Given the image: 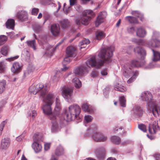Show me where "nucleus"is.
<instances>
[{"label":"nucleus","instance_id":"338daca9","mask_svg":"<svg viewBox=\"0 0 160 160\" xmlns=\"http://www.w3.org/2000/svg\"><path fill=\"white\" fill-rule=\"evenodd\" d=\"M70 5L73 6L77 2V0H69Z\"/></svg>","mask_w":160,"mask_h":160},{"label":"nucleus","instance_id":"f704fd0d","mask_svg":"<svg viewBox=\"0 0 160 160\" xmlns=\"http://www.w3.org/2000/svg\"><path fill=\"white\" fill-rule=\"evenodd\" d=\"M22 56L26 60L28 61L30 57L29 52L27 49H24L22 52Z\"/></svg>","mask_w":160,"mask_h":160},{"label":"nucleus","instance_id":"58836bf2","mask_svg":"<svg viewBox=\"0 0 160 160\" xmlns=\"http://www.w3.org/2000/svg\"><path fill=\"white\" fill-rule=\"evenodd\" d=\"M64 153V150L62 146H58L55 152V154L57 156L62 155Z\"/></svg>","mask_w":160,"mask_h":160},{"label":"nucleus","instance_id":"6e6552de","mask_svg":"<svg viewBox=\"0 0 160 160\" xmlns=\"http://www.w3.org/2000/svg\"><path fill=\"white\" fill-rule=\"evenodd\" d=\"M92 139L97 142H104L108 139L107 136L100 132H94L92 136Z\"/></svg>","mask_w":160,"mask_h":160},{"label":"nucleus","instance_id":"bb28decb","mask_svg":"<svg viewBox=\"0 0 160 160\" xmlns=\"http://www.w3.org/2000/svg\"><path fill=\"white\" fill-rule=\"evenodd\" d=\"M153 52V57L152 60L154 62H157L160 60V52L154 51L153 49H152Z\"/></svg>","mask_w":160,"mask_h":160},{"label":"nucleus","instance_id":"c03bdc74","mask_svg":"<svg viewBox=\"0 0 160 160\" xmlns=\"http://www.w3.org/2000/svg\"><path fill=\"white\" fill-rule=\"evenodd\" d=\"M6 70V65L3 61L0 62V73H3L5 72Z\"/></svg>","mask_w":160,"mask_h":160},{"label":"nucleus","instance_id":"09e8293b","mask_svg":"<svg viewBox=\"0 0 160 160\" xmlns=\"http://www.w3.org/2000/svg\"><path fill=\"white\" fill-rule=\"evenodd\" d=\"M82 109L85 112L90 111L89 107L87 103H83L82 106Z\"/></svg>","mask_w":160,"mask_h":160},{"label":"nucleus","instance_id":"4c0bfd02","mask_svg":"<svg viewBox=\"0 0 160 160\" xmlns=\"http://www.w3.org/2000/svg\"><path fill=\"white\" fill-rule=\"evenodd\" d=\"M105 36V34L102 31H97L96 33V37L98 40H100Z\"/></svg>","mask_w":160,"mask_h":160},{"label":"nucleus","instance_id":"ddd939ff","mask_svg":"<svg viewBox=\"0 0 160 160\" xmlns=\"http://www.w3.org/2000/svg\"><path fill=\"white\" fill-rule=\"evenodd\" d=\"M48 88L45 85L44 86L43 85L42 83L38 84L35 87L36 92L35 93L37 94L38 92L40 91L41 92V96L43 99L47 96L46 93L48 90Z\"/></svg>","mask_w":160,"mask_h":160},{"label":"nucleus","instance_id":"423d86ee","mask_svg":"<svg viewBox=\"0 0 160 160\" xmlns=\"http://www.w3.org/2000/svg\"><path fill=\"white\" fill-rule=\"evenodd\" d=\"M94 15V13L92 10H87L84 11L81 18L82 24L85 25H88L91 19V16Z\"/></svg>","mask_w":160,"mask_h":160},{"label":"nucleus","instance_id":"5701e85b","mask_svg":"<svg viewBox=\"0 0 160 160\" xmlns=\"http://www.w3.org/2000/svg\"><path fill=\"white\" fill-rule=\"evenodd\" d=\"M51 32L52 34L56 36L60 32V28L58 24H54L51 26Z\"/></svg>","mask_w":160,"mask_h":160},{"label":"nucleus","instance_id":"cd10ccee","mask_svg":"<svg viewBox=\"0 0 160 160\" xmlns=\"http://www.w3.org/2000/svg\"><path fill=\"white\" fill-rule=\"evenodd\" d=\"M35 68V67L33 65L30 64L28 67L27 70L24 71V76L25 77H27L34 70Z\"/></svg>","mask_w":160,"mask_h":160},{"label":"nucleus","instance_id":"4d7b16f0","mask_svg":"<svg viewBox=\"0 0 160 160\" xmlns=\"http://www.w3.org/2000/svg\"><path fill=\"white\" fill-rule=\"evenodd\" d=\"M39 10V9L38 8H33L31 11V14L35 16L37 15L38 12Z\"/></svg>","mask_w":160,"mask_h":160},{"label":"nucleus","instance_id":"9d476101","mask_svg":"<svg viewBox=\"0 0 160 160\" xmlns=\"http://www.w3.org/2000/svg\"><path fill=\"white\" fill-rule=\"evenodd\" d=\"M73 88L72 87H65L62 92V97L69 102L71 100L73 92Z\"/></svg>","mask_w":160,"mask_h":160},{"label":"nucleus","instance_id":"ea45409f","mask_svg":"<svg viewBox=\"0 0 160 160\" xmlns=\"http://www.w3.org/2000/svg\"><path fill=\"white\" fill-rule=\"evenodd\" d=\"M27 42L28 46L31 47L34 50L36 49V44L35 40L27 41Z\"/></svg>","mask_w":160,"mask_h":160},{"label":"nucleus","instance_id":"f03ea898","mask_svg":"<svg viewBox=\"0 0 160 160\" xmlns=\"http://www.w3.org/2000/svg\"><path fill=\"white\" fill-rule=\"evenodd\" d=\"M56 97L54 93L50 92L47 94L45 98L42 100L43 104L42 107V109L44 114L46 116H49L53 118V117H56L54 114H52V105L55 98Z\"/></svg>","mask_w":160,"mask_h":160},{"label":"nucleus","instance_id":"8fccbe9b","mask_svg":"<svg viewBox=\"0 0 160 160\" xmlns=\"http://www.w3.org/2000/svg\"><path fill=\"white\" fill-rule=\"evenodd\" d=\"M132 41L139 45H142L143 41V40L141 39H138L136 38H133L132 39Z\"/></svg>","mask_w":160,"mask_h":160},{"label":"nucleus","instance_id":"37998d69","mask_svg":"<svg viewBox=\"0 0 160 160\" xmlns=\"http://www.w3.org/2000/svg\"><path fill=\"white\" fill-rule=\"evenodd\" d=\"M111 141L116 144H118L121 142V139L119 137L114 136L111 137Z\"/></svg>","mask_w":160,"mask_h":160},{"label":"nucleus","instance_id":"de8ad7c7","mask_svg":"<svg viewBox=\"0 0 160 160\" xmlns=\"http://www.w3.org/2000/svg\"><path fill=\"white\" fill-rule=\"evenodd\" d=\"M7 40V37L4 35L0 36V46L4 43Z\"/></svg>","mask_w":160,"mask_h":160},{"label":"nucleus","instance_id":"9b49d317","mask_svg":"<svg viewBox=\"0 0 160 160\" xmlns=\"http://www.w3.org/2000/svg\"><path fill=\"white\" fill-rule=\"evenodd\" d=\"M140 97L143 101L146 102L147 106L149 103L154 102L153 101L152 94L150 92L145 91L142 92L141 94Z\"/></svg>","mask_w":160,"mask_h":160},{"label":"nucleus","instance_id":"e433bc0d","mask_svg":"<svg viewBox=\"0 0 160 160\" xmlns=\"http://www.w3.org/2000/svg\"><path fill=\"white\" fill-rule=\"evenodd\" d=\"M34 142H38L43 141V139L42 137L41 134L38 133L35 134L33 136Z\"/></svg>","mask_w":160,"mask_h":160},{"label":"nucleus","instance_id":"b1692460","mask_svg":"<svg viewBox=\"0 0 160 160\" xmlns=\"http://www.w3.org/2000/svg\"><path fill=\"white\" fill-rule=\"evenodd\" d=\"M134 51L135 52L137 53L138 55L140 56L142 59H143L146 55L145 51L140 47H137L134 48Z\"/></svg>","mask_w":160,"mask_h":160},{"label":"nucleus","instance_id":"c756f323","mask_svg":"<svg viewBox=\"0 0 160 160\" xmlns=\"http://www.w3.org/2000/svg\"><path fill=\"white\" fill-rule=\"evenodd\" d=\"M114 87L116 90L122 92H124L127 89L124 86L121 85L119 83H116L114 85Z\"/></svg>","mask_w":160,"mask_h":160},{"label":"nucleus","instance_id":"680f3d73","mask_svg":"<svg viewBox=\"0 0 160 160\" xmlns=\"http://www.w3.org/2000/svg\"><path fill=\"white\" fill-rule=\"evenodd\" d=\"M29 91L31 93H32L34 95L36 94L34 93L36 92V90H35V87L34 86L32 85L29 88Z\"/></svg>","mask_w":160,"mask_h":160},{"label":"nucleus","instance_id":"a878e982","mask_svg":"<svg viewBox=\"0 0 160 160\" xmlns=\"http://www.w3.org/2000/svg\"><path fill=\"white\" fill-rule=\"evenodd\" d=\"M32 147L36 153L40 152L42 149L41 145L39 144V143L36 142H33L32 144Z\"/></svg>","mask_w":160,"mask_h":160},{"label":"nucleus","instance_id":"a19ab883","mask_svg":"<svg viewBox=\"0 0 160 160\" xmlns=\"http://www.w3.org/2000/svg\"><path fill=\"white\" fill-rule=\"evenodd\" d=\"M70 22L68 19H64L61 22V25L63 28L68 27L70 25Z\"/></svg>","mask_w":160,"mask_h":160},{"label":"nucleus","instance_id":"3c124183","mask_svg":"<svg viewBox=\"0 0 160 160\" xmlns=\"http://www.w3.org/2000/svg\"><path fill=\"white\" fill-rule=\"evenodd\" d=\"M6 83L5 82H0V93H2L5 89Z\"/></svg>","mask_w":160,"mask_h":160},{"label":"nucleus","instance_id":"2eb2a0df","mask_svg":"<svg viewBox=\"0 0 160 160\" xmlns=\"http://www.w3.org/2000/svg\"><path fill=\"white\" fill-rule=\"evenodd\" d=\"M55 106L54 111V114L56 117L58 116L62 110V108L60 100L58 97L56 98Z\"/></svg>","mask_w":160,"mask_h":160},{"label":"nucleus","instance_id":"6ab92c4d","mask_svg":"<svg viewBox=\"0 0 160 160\" xmlns=\"http://www.w3.org/2000/svg\"><path fill=\"white\" fill-rule=\"evenodd\" d=\"M56 117H53V118L50 117V119L51 120L52 126L51 127V131L53 132H58L59 130L58 124L56 120Z\"/></svg>","mask_w":160,"mask_h":160},{"label":"nucleus","instance_id":"052dcab7","mask_svg":"<svg viewBox=\"0 0 160 160\" xmlns=\"http://www.w3.org/2000/svg\"><path fill=\"white\" fill-rule=\"evenodd\" d=\"M26 133V132L25 131L20 136L17 137L16 138V140L19 142L21 141L22 139L24 138V135Z\"/></svg>","mask_w":160,"mask_h":160},{"label":"nucleus","instance_id":"1a4fd4ad","mask_svg":"<svg viewBox=\"0 0 160 160\" xmlns=\"http://www.w3.org/2000/svg\"><path fill=\"white\" fill-rule=\"evenodd\" d=\"M148 108L153 113V115L157 117L160 115V109L158 106V103L156 101H154L150 103L148 106Z\"/></svg>","mask_w":160,"mask_h":160},{"label":"nucleus","instance_id":"4468645a","mask_svg":"<svg viewBox=\"0 0 160 160\" xmlns=\"http://www.w3.org/2000/svg\"><path fill=\"white\" fill-rule=\"evenodd\" d=\"M142 108L138 105H134L131 111L132 115L136 117L140 116L143 113Z\"/></svg>","mask_w":160,"mask_h":160},{"label":"nucleus","instance_id":"774afa93","mask_svg":"<svg viewBox=\"0 0 160 160\" xmlns=\"http://www.w3.org/2000/svg\"><path fill=\"white\" fill-rule=\"evenodd\" d=\"M6 123V122L5 121H3L1 123L0 125V131H2L3 130V128Z\"/></svg>","mask_w":160,"mask_h":160},{"label":"nucleus","instance_id":"13d9d810","mask_svg":"<svg viewBox=\"0 0 160 160\" xmlns=\"http://www.w3.org/2000/svg\"><path fill=\"white\" fill-rule=\"evenodd\" d=\"M1 53L3 55L6 56L8 53V49L6 47L2 48L1 50Z\"/></svg>","mask_w":160,"mask_h":160},{"label":"nucleus","instance_id":"f3484780","mask_svg":"<svg viewBox=\"0 0 160 160\" xmlns=\"http://www.w3.org/2000/svg\"><path fill=\"white\" fill-rule=\"evenodd\" d=\"M22 68V64L18 62H16L13 64L11 70L13 73L18 74L21 71Z\"/></svg>","mask_w":160,"mask_h":160},{"label":"nucleus","instance_id":"864d4df0","mask_svg":"<svg viewBox=\"0 0 160 160\" xmlns=\"http://www.w3.org/2000/svg\"><path fill=\"white\" fill-rule=\"evenodd\" d=\"M158 67L155 63L153 62L150 63L146 67V68L147 69H151Z\"/></svg>","mask_w":160,"mask_h":160},{"label":"nucleus","instance_id":"4be33fe9","mask_svg":"<svg viewBox=\"0 0 160 160\" xmlns=\"http://www.w3.org/2000/svg\"><path fill=\"white\" fill-rule=\"evenodd\" d=\"M144 60H142V62H140L139 61L134 60H132L131 62V66L128 64H126H126H128V67H129L132 69V68H131V67H135L141 66L144 65Z\"/></svg>","mask_w":160,"mask_h":160},{"label":"nucleus","instance_id":"7ed1b4c3","mask_svg":"<svg viewBox=\"0 0 160 160\" xmlns=\"http://www.w3.org/2000/svg\"><path fill=\"white\" fill-rule=\"evenodd\" d=\"M81 109L77 104H73L68 107V110L65 113V121L69 122L75 119L79 114Z\"/></svg>","mask_w":160,"mask_h":160},{"label":"nucleus","instance_id":"49530a36","mask_svg":"<svg viewBox=\"0 0 160 160\" xmlns=\"http://www.w3.org/2000/svg\"><path fill=\"white\" fill-rule=\"evenodd\" d=\"M61 74L60 71H57L55 75H54L52 78V80L54 82H57L59 80V78L60 77Z\"/></svg>","mask_w":160,"mask_h":160},{"label":"nucleus","instance_id":"f257e3e1","mask_svg":"<svg viewBox=\"0 0 160 160\" xmlns=\"http://www.w3.org/2000/svg\"><path fill=\"white\" fill-rule=\"evenodd\" d=\"M113 50L112 47L102 48L99 53L98 56L100 58L103 59L104 60L101 59L96 60L95 57L93 56L86 62L87 65L89 67H93L96 68H100L105 62H110V58L113 55Z\"/></svg>","mask_w":160,"mask_h":160},{"label":"nucleus","instance_id":"c9c22d12","mask_svg":"<svg viewBox=\"0 0 160 160\" xmlns=\"http://www.w3.org/2000/svg\"><path fill=\"white\" fill-rule=\"evenodd\" d=\"M131 14L133 16L140 18V20L142 21L144 20L143 15L142 13L138 11H132Z\"/></svg>","mask_w":160,"mask_h":160},{"label":"nucleus","instance_id":"bf43d9fd","mask_svg":"<svg viewBox=\"0 0 160 160\" xmlns=\"http://www.w3.org/2000/svg\"><path fill=\"white\" fill-rule=\"evenodd\" d=\"M139 128L143 131V132H146L147 131L146 126L144 124H141L138 125Z\"/></svg>","mask_w":160,"mask_h":160},{"label":"nucleus","instance_id":"393cba45","mask_svg":"<svg viewBox=\"0 0 160 160\" xmlns=\"http://www.w3.org/2000/svg\"><path fill=\"white\" fill-rule=\"evenodd\" d=\"M17 16L20 20H25L28 18L27 13L25 11H20L18 13Z\"/></svg>","mask_w":160,"mask_h":160},{"label":"nucleus","instance_id":"a18cd8bd","mask_svg":"<svg viewBox=\"0 0 160 160\" xmlns=\"http://www.w3.org/2000/svg\"><path fill=\"white\" fill-rule=\"evenodd\" d=\"M119 102L121 106L123 107H126V100L124 96H121L119 98Z\"/></svg>","mask_w":160,"mask_h":160},{"label":"nucleus","instance_id":"6e6d98bb","mask_svg":"<svg viewBox=\"0 0 160 160\" xmlns=\"http://www.w3.org/2000/svg\"><path fill=\"white\" fill-rule=\"evenodd\" d=\"M84 119L85 121L88 123L91 122L93 119V118L90 115H88L85 116Z\"/></svg>","mask_w":160,"mask_h":160},{"label":"nucleus","instance_id":"c85d7f7f","mask_svg":"<svg viewBox=\"0 0 160 160\" xmlns=\"http://www.w3.org/2000/svg\"><path fill=\"white\" fill-rule=\"evenodd\" d=\"M76 51L75 48L72 46L68 47L66 49V54L68 57H71Z\"/></svg>","mask_w":160,"mask_h":160},{"label":"nucleus","instance_id":"20e7f679","mask_svg":"<svg viewBox=\"0 0 160 160\" xmlns=\"http://www.w3.org/2000/svg\"><path fill=\"white\" fill-rule=\"evenodd\" d=\"M123 75L126 78H128L132 76L127 81L128 84H130L134 81L138 75V72L137 71L132 70L128 64L124 66L123 68Z\"/></svg>","mask_w":160,"mask_h":160},{"label":"nucleus","instance_id":"f8f14e48","mask_svg":"<svg viewBox=\"0 0 160 160\" xmlns=\"http://www.w3.org/2000/svg\"><path fill=\"white\" fill-rule=\"evenodd\" d=\"M93 152L99 160H103L104 159L106 150L104 147L96 148L94 149Z\"/></svg>","mask_w":160,"mask_h":160},{"label":"nucleus","instance_id":"39448f33","mask_svg":"<svg viewBox=\"0 0 160 160\" xmlns=\"http://www.w3.org/2000/svg\"><path fill=\"white\" fill-rule=\"evenodd\" d=\"M43 49L44 50V55L49 56L52 55V52L55 50V48L50 46L47 42V40L46 36H44L41 40Z\"/></svg>","mask_w":160,"mask_h":160},{"label":"nucleus","instance_id":"5fc2aeb1","mask_svg":"<svg viewBox=\"0 0 160 160\" xmlns=\"http://www.w3.org/2000/svg\"><path fill=\"white\" fill-rule=\"evenodd\" d=\"M99 72L96 70H93L91 73L90 76L93 78H95L98 77Z\"/></svg>","mask_w":160,"mask_h":160},{"label":"nucleus","instance_id":"412c9836","mask_svg":"<svg viewBox=\"0 0 160 160\" xmlns=\"http://www.w3.org/2000/svg\"><path fill=\"white\" fill-rule=\"evenodd\" d=\"M10 143V140L8 138L2 139L1 141V147L2 149H6L8 148Z\"/></svg>","mask_w":160,"mask_h":160},{"label":"nucleus","instance_id":"aec40b11","mask_svg":"<svg viewBox=\"0 0 160 160\" xmlns=\"http://www.w3.org/2000/svg\"><path fill=\"white\" fill-rule=\"evenodd\" d=\"M136 34L137 37L142 38L146 36L147 32L144 28L141 27L137 28Z\"/></svg>","mask_w":160,"mask_h":160},{"label":"nucleus","instance_id":"79ce46f5","mask_svg":"<svg viewBox=\"0 0 160 160\" xmlns=\"http://www.w3.org/2000/svg\"><path fill=\"white\" fill-rule=\"evenodd\" d=\"M64 12L66 14H68L70 16H72L74 15L72 14V11L71 7L69 6L68 8H65L63 10Z\"/></svg>","mask_w":160,"mask_h":160},{"label":"nucleus","instance_id":"7c9ffc66","mask_svg":"<svg viewBox=\"0 0 160 160\" xmlns=\"http://www.w3.org/2000/svg\"><path fill=\"white\" fill-rule=\"evenodd\" d=\"M125 18L126 20L131 23L137 24L138 23V21L137 19L134 17L128 16L126 17Z\"/></svg>","mask_w":160,"mask_h":160},{"label":"nucleus","instance_id":"603ef678","mask_svg":"<svg viewBox=\"0 0 160 160\" xmlns=\"http://www.w3.org/2000/svg\"><path fill=\"white\" fill-rule=\"evenodd\" d=\"M127 30L128 33L133 34L135 32V29L133 27H128L127 28Z\"/></svg>","mask_w":160,"mask_h":160},{"label":"nucleus","instance_id":"0eeeda50","mask_svg":"<svg viewBox=\"0 0 160 160\" xmlns=\"http://www.w3.org/2000/svg\"><path fill=\"white\" fill-rule=\"evenodd\" d=\"M160 37L158 32L154 31L151 40L148 43V46L149 47H158L160 46V41L157 38Z\"/></svg>","mask_w":160,"mask_h":160},{"label":"nucleus","instance_id":"69168bd1","mask_svg":"<svg viewBox=\"0 0 160 160\" xmlns=\"http://www.w3.org/2000/svg\"><path fill=\"white\" fill-rule=\"evenodd\" d=\"M51 143H46L44 144V150L45 151L48 150L50 146Z\"/></svg>","mask_w":160,"mask_h":160},{"label":"nucleus","instance_id":"dca6fc26","mask_svg":"<svg viewBox=\"0 0 160 160\" xmlns=\"http://www.w3.org/2000/svg\"><path fill=\"white\" fill-rule=\"evenodd\" d=\"M74 73L71 74L72 76H74L75 74L82 76L88 73L87 68L84 66H80L76 68L74 71Z\"/></svg>","mask_w":160,"mask_h":160},{"label":"nucleus","instance_id":"0e129e2a","mask_svg":"<svg viewBox=\"0 0 160 160\" xmlns=\"http://www.w3.org/2000/svg\"><path fill=\"white\" fill-rule=\"evenodd\" d=\"M97 129V127L95 125H92L90 127V129L88 130L91 131L92 132H94Z\"/></svg>","mask_w":160,"mask_h":160},{"label":"nucleus","instance_id":"e2e57ef3","mask_svg":"<svg viewBox=\"0 0 160 160\" xmlns=\"http://www.w3.org/2000/svg\"><path fill=\"white\" fill-rule=\"evenodd\" d=\"M42 27L38 25L36 26L34 28V29L36 32H38L41 31L42 30Z\"/></svg>","mask_w":160,"mask_h":160},{"label":"nucleus","instance_id":"473e14b6","mask_svg":"<svg viewBox=\"0 0 160 160\" xmlns=\"http://www.w3.org/2000/svg\"><path fill=\"white\" fill-rule=\"evenodd\" d=\"M90 42L89 39H85L81 42L79 44L80 49H81L86 47L87 45Z\"/></svg>","mask_w":160,"mask_h":160},{"label":"nucleus","instance_id":"2f4dec72","mask_svg":"<svg viewBox=\"0 0 160 160\" xmlns=\"http://www.w3.org/2000/svg\"><path fill=\"white\" fill-rule=\"evenodd\" d=\"M6 27L7 28L13 29L14 26V21L13 19H8L6 23Z\"/></svg>","mask_w":160,"mask_h":160},{"label":"nucleus","instance_id":"72a5a7b5","mask_svg":"<svg viewBox=\"0 0 160 160\" xmlns=\"http://www.w3.org/2000/svg\"><path fill=\"white\" fill-rule=\"evenodd\" d=\"M72 82L77 88H80L82 86L81 82L77 78H73Z\"/></svg>","mask_w":160,"mask_h":160},{"label":"nucleus","instance_id":"a211bd4d","mask_svg":"<svg viewBox=\"0 0 160 160\" xmlns=\"http://www.w3.org/2000/svg\"><path fill=\"white\" fill-rule=\"evenodd\" d=\"M107 12L105 11H103L99 14L95 22L96 27H98L104 21L105 18L107 16Z\"/></svg>","mask_w":160,"mask_h":160}]
</instances>
